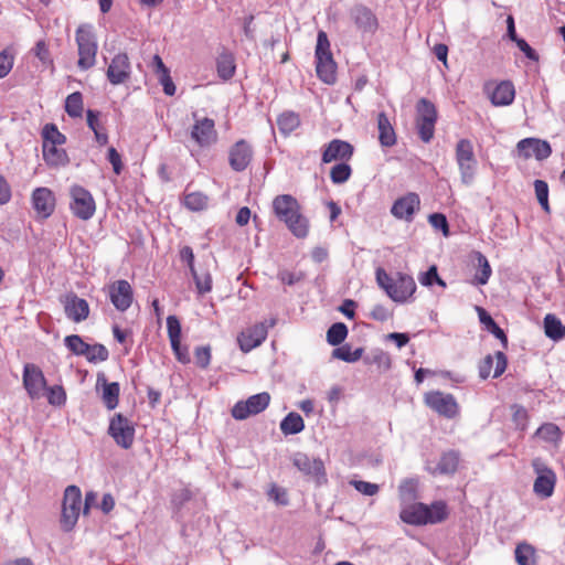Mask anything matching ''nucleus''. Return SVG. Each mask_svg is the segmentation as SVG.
<instances>
[{
	"mask_svg": "<svg viewBox=\"0 0 565 565\" xmlns=\"http://www.w3.org/2000/svg\"><path fill=\"white\" fill-rule=\"evenodd\" d=\"M273 211L276 217L285 223L287 228L298 238H305L309 232L307 217L296 198L290 194H280L273 200Z\"/></svg>",
	"mask_w": 565,
	"mask_h": 565,
	"instance_id": "obj_1",
	"label": "nucleus"
},
{
	"mask_svg": "<svg viewBox=\"0 0 565 565\" xmlns=\"http://www.w3.org/2000/svg\"><path fill=\"white\" fill-rule=\"evenodd\" d=\"M375 276L377 285L395 302H406L416 291L415 280L407 274L398 271L391 276L380 267L376 269Z\"/></svg>",
	"mask_w": 565,
	"mask_h": 565,
	"instance_id": "obj_2",
	"label": "nucleus"
},
{
	"mask_svg": "<svg viewBox=\"0 0 565 565\" xmlns=\"http://www.w3.org/2000/svg\"><path fill=\"white\" fill-rule=\"evenodd\" d=\"M78 51L77 66L82 71L92 68L96 63L98 44L90 25H79L75 32Z\"/></svg>",
	"mask_w": 565,
	"mask_h": 565,
	"instance_id": "obj_3",
	"label": "nucleus"
},
{
	"mask_svg": "<svg viewBox=\"0 0 565 565\" xmlns=\"http://www.w3.org/2000/svg\"><path fill=\"white\" fill-rule=\"evenodd\" d=\"M416 109V129L418 136L423 142L428 143L434 138L437 109L435 105L426 98L418 100Z\"/></svg>",
	"mask_w": 565,
	"mask_h": 565,
	"instance_id": "obj_4",
	"label": "nucleus"
},
{
	"mask_svg": "<svg viewBox=\"0 0 565 565\" xmlns=\"http://www.w3.org/2000/svg\"><path fill=\"white\" fill-rule=\"evenodd\" d=\"M456 162L460 171L461 182L470 185L477 170V159L473 152L472 142L469 139H460L456 145Z\"/></svg>",
	"mask_w": 565,
	"mask_h": 565,
	"instance_id": "obj_5",
	"label": "nucleus"
},
{
	"mask_svg": "<svg viewBox=\"0 0 565 565\" xmlns=\"http://www.w3.org/2000/svg\"><path fill=\"white\" fill-rule=\"evenodd\" d=\"M82 493L78 487L68 486L64 492L61 526L70 532L75 526L81 511Z\"/></svg>",
	"mask_w": 565,
	"mask_h": 565,
	"instance_id": "obj_6",
	"label": "nucleus"
},
{
	"mask_svg": "<svg viewBox=\"0 0 565 565\" xmlns=\"http://www.w3.org/2000/svg\"><path fill=\"white\" fill-rule=\"evenodd\" d=\"M70 209L79 220H90L96 212V203L92 193L82 185H72L70 189Z\"/></svg>",
	"mask_w": 565,
	"mask_h": 565,
	"instance_id": "obj_7",
	"label": "nucleus"
},
{
	"mask_svg": "<svg viewBox=\"0 0 565 565\" xmlns=\"http://www.w3.org/2000/svg\"><path fill=\"white\" fill-rule=\"evenodd\" d=\"M269 403L270 395L267 392L252 395L246 401H239L233 406L232 416L237 420H244L265 411Z\"/></svg>",
	"mask_w": 565,
	"mask_h": 565,
	"instance_id": "obj_8",
	"label": "nucleus"
},
{
	"mask_svg": "<svg viewBox=\"0 0 565 565\" xmlns=\"http://www.w3.org/2000/svg\"><path fill=\"white\" fill-rule=\"evenodd\" d=\"M275 324L276 319L271 318L268 321L256 323L246 331H243L237 338L239 349L247 353L259 347L266 340L268 329L273 328Z\"/></svg>",
	"mask_w": 565,
	"mask_h": 565,
	"instance_id": "obj_9",
	"label": "nucleus"
},
{
	"mask_svg": "<svg viewBox=\"0 0 565 565\" xmlns=\"http://www.w3.org/2000/svg\"><path fill=\"white\" fill-rule=\"evenodd\" d=\"M425 403L430 409L446 418H455L459 413L455 397L440 391L427 393L425 395Z\"/></svg>",
	"mask_w": 565,
	"mask_h": 565,
	"instance_id": "obj_10",
	"label": "nucleus"
},
{
	"mask_svg": "<svg viewBox=\"0 0 565 565\" xmlns=\"http://www.w3.org/2000/svg\"><path fill=\"white\" fill-rule=\"evenodd\" d=\"M195 118V122L191 129V139L201 148H210L215 145L218 139L217 131L215 129V122L213 119L204 117L196 118V115H193Z\"/></svg>",
	"mask_w": 565,
	"mask_h": 565,
	"instance_id": "obj_11",
	"label": "nucleus"
},
{
	"mask_svg": "<svg viewBox=\"0 0 565 565\" xmlns=\"http://www.w3.org/2000/svg\"><path fill=\"white\" fill-rule=\"evenodd\" d=\"M291 461L299 471L313 478L318 484L327 482L326 469L321 459L311 458L303 452H296L292 455Z\"/></svg>",
	"mask_w": 565,
	"mask_h": 565,
	"instance_id": "obj_12",
	"label": "nucleus"
},
{
	"mask_svg": "<svg viewBox=\"0 0 565 565\" xmlns=\"http://www.w3.org/2000/svg\"><path fill=\"white\" fill-rule=\"evenodd\" d=\"M108 434L124 449H129L135 440V427L121 414H116L110 419Z\"/></svg>",
	"mask_w": 565,
	"mask_h": 565,
	"instance_id": "obj_13",
	"label": "nucleus"
},
{
	"mask_svg": "<svg viewBox=\"0 0 565 565\" xmlns=\"http://www.w3.org/2000/svg\"><path fill=\"white\" fill-rule=\"evenodd\" d=\"M349 17L361 33L374 34L379 28L376 15L364 4L359 3L350 8Z\"/></svg>",
	"mask_w": 565,
	"mask_h": 565,
	"instance_id": "obj_14",
	"label": "nucleus"
},
{
	"mask_svg": "<svg viewBox=\"0 0 565 565\" xmlns=\"http://www.w3.org/2000/svg\"><path fill=\"white\" fill-rule=\"evenodd\" d=\"M254 156L253 147L245 139L236 141L228 151L230 167L236 171L242 172L247 169Z\"/></svg>",
	"mask_w": 565,
	"mask_h": 565,
	"instance_id": "obj_15",
	"label": "nucleus"
},
{
	"mask_svg": "<svg viewBox=\"0 0 565 565\" xmlns=\"http://www.w3.org/2000/svg\"><path fill=\"white\" fill-rule=\"evenodd\" d=\"M23 385L32 399L42 396L46 388V380L41 369L34 364H25L23 369Z\"/></svg>",
	"mask_w": 565,
	"mask_h": 565,
	"instance_id": "obj_16",
	"label": "nucleus"
},
{
	"mask_svg": "<svg viewBox=\"0 0 565 565\" xmlns=\"http://www.w3.org/2000/svg\"><path fill=\"white\" fill-rule=\"evenodd\" d=\"M420 199L415 192H409L398 198L391 207V213L398 220L411 222L416 211L419 210Z\"/></svg>",
	"mask_w": 565,
	"mask_h": 565,
	"instance_id": "obj_17",
	"label": "nucleus"
},
{
	"mask_svg": "<svg viewBox=\"0 0 565 565\" xmlns=\"http://www.w3.org/2000/svg\"><path fill=\"white\" fill-rule=\"evenodd\" d=\"M131 73L129 57L126 53L116 54L106 72V76L110 84L120 85L125 83Z\"/></svg>",
	"mask_w": 565,
	"mask_h": 565,
	"instance_id": "obj_18",
	"label": "nucleus"
},
{
	"mask_svg": "<svg viewBox=\"0 0 565 565\" xmlns=\"http://www.w3.org/2000/svg\"><path fill=\"white\" fill-rule=\"evenodd\" d=\"M354 153L353 146L341 139H333L324 146L322 151V162L329 163L332 161L345 162L352 158Z\"/></svg>",
	"mask_w": 565,
	"mask_h": 565,
	"instance_id": "obj_19",
	"label": "nucleus"
},
{
	"mask_svg": "<svg viewBox=\"0 0 565 565\" xmlns=\"http://www.w3.org/2000/svg\"><path fill=\"white\" fill-rule=\"evenodd\" d=\"M109 298L118 311H126L131 306L134 299L130 284L125 279L115 281L109 287Z\"/></svg>",
	"mask_w": 565,
	"mask_h": 565,
	"instance_id": "obj_20",
	"label": "nucleus"
},
{
	"mask_svg": "<svg viewBox=\"0 0 565 565\" xmlns=\"http://www.w3.org/2000/svg\"><path fill=\"white\" fill-rule=\"evenodd\" d=\"M516 148L524 158L535 157L542 161L547 159L552 153L551 145L537 138H525L518 142Z\"/></svg>",
	"mask_w": 565,
	"mask_h": 565,
	"instance_id": "obj_21",
	"label": "nucleus"
},
{
	"mask_svg": "<svg viewBox=\"0 0 565 565\" xmlns=\"http://www.w3.org/2000/svg\"><path fill=\"white\" fill-rule=\"evenodd\" d=\"M62 302L65 316L73 322L78 323L88 318L89 305L85 299L79 298L76 294L71 292L66 295Z\"/></svg>",
	"mask_w": 565,
	"mask_h": 565,
	"instance_id": "obj_22",
	"label": "nucleus"
},
{
	"mask_svg": "<svg viewBox=\"0 0 565 565\" xmlns=\"http://www.w3.org/2000/svg\"><path fill=\"white\" fill-rule=\"evenodd\" d=\"M32 206L39 217H50L55 209L54 193L47 188H36L32 192Z\"/></svg>",
	"mask_w": 565,
	"mask_h": 565,
	"instance_id": "obj_23",
	"label": "nucleus"
},
{
	"mask_svg": "<svg viewBox=\"0 0 565 565\" xmlns=\"http://www.w3.org/2000/svg\"><path fill=\"white\" fill-rule=\"evenodd\" d=\"M103 388L102 399L108 409H115L119 403L120 386L117 382L109 383L103 372L97 374L96 388Z\"/></svg>",
	"mask_w": 565,
	"mask_h": 565,
	"instance_id": "obj_24",
	"label": "nucleus"
},
{
	"mask_svg": "<svg viewBox=\"0 0 565 565\" xmlns=\"http://www.w3.org/2000/svg\"><path fill=\"white\" fill-rule=\"evenodd\" d=\"M539 476L536 477L533 491L534 493L542 498L547 499L552 497L555 488L556 476L555 472L550 468H543L542 470L536 469Z\"/></svg>",
	"mask_w": 565,
	"mask_h": 565,
	"instance_id": "obj_25",
	"label": "nucleus"
},
{
	"mask_svg": "<svg viewBox=\"0 0 565 565\" xmlns=\"http://www.w3.org/2000/svg\"><path fill=\"white\" fill-rule=\"evenodd\" d=\"M399 518L411 525H425L427 524V504L420 502L409 504L402 509Z\"/></svg>",
	"mask_w": 565,
	"mask_h": 565,
	"instance_id": "obj_26",
	"label": "nucleus"
},
{
	"mask_svg": "<svg viewBox=\"0 0 565 565\" xmlns=\"http://www.w3.org/2000/svg\"><path fill=\"white\" fill-rule=\"evenodd\" d=\"M316 72L317 76L328 85L337 81V64L332 56L316 58Z\"/></svg>",
	"mask_w": 565,
	"mask_h": 565,
	"instance_id": "obj_27",
	"label": "nucleus"
},
{
	"mask_svg": "<svg viewBox=\"0 0 565 565\" xmlns=\"http://www.w3.org/2000/svg\"><path fill=\"white\" fill-rule=\"evenodd\" d=\"M515 89L511 82L504 81L497 85L491 94V103L494 106H508L513 103Z\"/></svg>",
	"mask_w": 565,
	"mask_h": 565,
	"instance_id": "obj_28",
	"label": "nucleus"
},
{
	"mask_svg": "<svg viewBox=\"0 0 565 565\" xmlns=\"http://www.w3.org/2000/svg\"><path fill=\"white\" fill-rule=\"evenodd\" d=\"M379 140L383 147H393L396 143L395 130L385 113L377 115Z\"/></svg>",
	"mask_w": 565,
	"mask_h": 565,
	"instance_id": "obj_29",
	"label": "nucleus"
},
{
	"mask_svg": "<svg viewBox=\"0 0 565 565\" xmlns=\"http://www.w3.org/2000/svg\"><path fill=\"white\" fill-rule=\"evenodd\" d=\"M216 71L218 77L223 81H228L234 76L236 71L235 58L230 51L223 50L220 53L216 58Z\"/></svg>",
	"mask_w": 565,
	"mask_h": 565,
	"instance_id": "obj_30",
	"label": "nucleus"
},
{
	"mask_svg": "<svg viewBox=\"0 0 565 565\" xmlns=\"http://www.w3.org/2000/svg\"><path fill=\"white\" fill-rule=\"evenodd\" d=\"M60 145H42L43 158L51 167H62L68 163L66 151L58 148Z\"/></svg>",
	"mask_w": 565,
	"mask_h": 565,
	"instance_id": "obj_31",
	"label": "nucleus"
},
{
	"mask_svg": "<svg viewBox=\"0 0 565 565\" xmlns=\"http://www.w3.org/2000/svg\"><path fill=\"white\" fill-rule=\"evenodd\" d=\"M459 463L458 452L450 450L441 455L436 468L431 473L451 475L455 473Z\"/></svg>",
	"mask_w": 565,
	"mask_h": 565,
	"instance_id": "obj_32",
	"label": "nucleus"
},
{
	"mask_svg": "<svg viewBox=\"0 0 565 565\" xmlns=\"http://www.w3.org/2000/svg\"><path fill=\"white\" fill-rule=\"evenodd\" d=\"M514 557L518 565H537L536 551L527 542H521L516 545Z\"/></svg>",
	"mask_w": 565,
	"mask_h": 565,
	"instance_id": "obj_33",
	"label": "nucleus"
},
{
	"mask_svg": "<svg viewBox=\"0 0 565 565\" xmlns=\"http://www.w3.org/2000/svg\"><path fill=\"white\" fill-rule=\"evenodd\" d=\"M544 330L547 338L559 341L565 338V326L554 315H546L544 318Z\"/></svg>",
	"mask_w": 565,
	"mask_h": 565,
	"instance_id": "obj_34",
	"label": "nucleus"
},
{
	"mask_svg": "<svg viewBox=\"0 0 565 565\" xmlns=\"http://www.w3.org/2000/svg\"><path fill=\"white\" fill-rule=\"evenodd\" d=\"M279 427L281 433L286 436L296 435L305 429V422L298 413L291 412L284 417Z\"/></svg>",
	"mask_w": 565,
	"mask_h": 565,
	"instance_id": "obj_35",
	"label": "nucleus"
},
{
	"mask_svg": "<svg viewBox=\"0 0 565 565\" xmlns=\"http://www.w3.org/2000/svg\"><path fill=\"white\" fill-rule=\"evenodd\" d=\"M300 125L299 115L294 111H285L277 118V126L281 134L289 135Z\"/></svg>",
	"mask_w": 565,
	"mask_h": 565,
	"instance_id": "obj_36",
	"label": "nucleus"
},
{
	"mask_svg": "<svg viewBox=\"0 0 565 565\" xmlns=\"http://www.w3.org/2000/svg\"><path fill=\"white\" fill-rule=\"evenodd\" d=\"M448 516V507L444 501H435L427 505V524L443 522Z\"/></svg>",
	"mask_w": 565,
	"mask_h": 565,
	"instance_id": "obj_37",
	"label": "nucleus"
},
{
	"mask_svg": "<svg viewBox=\"0 0 565 565\" xmlns=\"http://www.w3.org/2000/svg\"><path fill=\"white\" fill-rule=\"evenodd\" d=\"M418 479H405L398 487V493L402 502L411 503L417 499Z\"/></svg>",
	"mask_w": 565,
	"mask_h": 565,
	"instance_id": "obj_38",
	"label": "nucleus"
},
{
	"mask_svg": "<svg viewBox=\"0 0 565 565\" xmlns=\"http://www.w3.org/2000/svg\"><path fill=\"white\" fill-rule=\"evenodd\" d=\"M184 206L190 211H202L209 205V198L202 192H190L184 195Z\"/></svg>",
	"mask_w": 565,
	"mask_h": 565,
	"instance_id": "obj_39",
	"label": "nucleus"
},
{
	"mask_svg": "<svg viewBox=\"0 0 565 565\" xmlns=\"http://www.w3.org/2000/svg\"><path fill=\"white\" fill-rule=\"evenodd\" d=\"M83 109V96L79 92H74L66 97L65 111L70 117H82Z\"/></svg>",
	"mask_w": 565,
	"mask_h": 565,
	"instance_id": "obj_40",
	"label": "nucleus"
},
{
	"mask_svg": "<svg viewBox=\"0 0 565 565\" xmlns=\"http://www.w3.org/2000/svg\"><path fill=\"white\" fill-rule=\"evenodd\" d=\"M477 260L479 269L473 278L475 285H486L492 274V269L487 257L480 252L477 253Z\"/></svg>",
	"mask_w": 565,
	"mask_h": 565,
	"instance_id": "obj_41",
	"label": "nucleus"
},
{
	"mask_svg": "<svg viewBox=\"0 0 565 565\" xmlns=\"http://www.w3.org/2000/svg\"><path fill=\"white\" fill-rule=\"evenodd\" d=\"M43 145H63L66 137L57 129L54 124H46L42 129Z\"/></svg>",
	"mask_w": 565,
	"mask_h": 565,
	"instance_id": "obj_42",
	"label": "nucleus"
},
{
	"mask_svg": "<svg viewBox=\"0 0 565 565\" xmlns=\"http://www.w3.org/2000/svg\"><path fill=\"white\" fill-rule=\"evenodd\" d=\"M365 362L375 364L381 372H386L392 366L391 356L380 349L372 351V353L365 358Z\"/></svg>",
	"mask_w": 565,
	"mask_h": 565,
	"instance_id": "obj_43",
	"label": "nucleus"
},
{
	"mask_svg": "<svg viewBox=\"0 0 565 565\" xmlns=\"http://www.w3.org/2000/svg\"><path fill=\"white\" fill-rule=\"evenodd\" d=\"M348 335V328L342 322L333 323L327 331V341L335 347L341 344Z\"/></svg>",
	"mask_w": 565,
	"mask_h": 565,
	"instance_id": "obj_44",
	"label": "nucleus"
},
{
	"mask_svg": "<svg viewBox=\"0 0 565 565\" xmlns=\"http://www.w3.org/2000/svg\"><path fill=\"white\" fill-rule=\"evenodd\" d=\"M332 355L344 362L353 363L362 358L363 349L356 348L354 351H352L350 345L345 344L334 349Z\"/></svg>",
	"mask_w": 565,
	"mask_h": 565,
	"instance_id": "obj_45",
	"label": "nucleus"
},
{
	"mask_svg": "<svg viewBox=\"0 0 565 565\" xmlns=\"http://www.w3.org/2000/svg\"><path fill=\"white\" fill-rule=\"evenodd\" d=\"M89 363L104 362L109 358V352L104 344H88V349L84 355Z\"/></svg>",
	"mask_w": 565,
	"mask_h": 565,
	"instance_id": "obj_46",
	"label": "nucleus"
},
{
	"mask_svg": "<svg viewBox=\"0 0 565 565\" xmlns=\"http://www.w3.org/2000/svg\"><path fill=\"white\" fill-rule=\"evenodd\" d=\"M64 344L73 354L78 356H84L88 349V343L77 334L65 337Z\"/></svg>",
	"mask_w": 565,
	"mask_h": 565,
	"instance_id": "obj_47",
	"label": "nucleus"
},
{
	"mask_svg": "<svg viewBox=\"0 0 565 565\" xmlns=\"http://www.w3.org/2000/svg\"><path fill=\"white\" fill-rule=\"evenodd\" d=\"M351 174V167L347 162H341L332 167L330 179L334 184H342L350 179Z\"/></svg>",
	"mask_w": 565,
	"mask_h": 565,
	"instance_id": "obj_48",
	"label": "nucleus"
},
{
	"mask_svg": "<svg viewBox=\"0 0 565 565\" xmlns=\"http://www.w3.org/2000/svg\"><path fill=\"white\" fill-rule=\"evenodd\" d=\"M535 435L548 443H557L561 438V430L557 425L547 423L537 428Z\"/></svg>",
	"mask_w": 565,
	"mask_h": 565,
	"instance_id": "obj_49",
	"label": "nucleus"
},
{
	"mask_svg": "<svg viewBox=\"0 0 565 565\" xmlns=\"http://www.w3.org/2000/svg\"><path fill=\"white\" fill-rule=\"evenodd\" d=\"M14 65V51L6 47L0 52V79L7 77Z\"/></svg>",
	"mask_w": 565,
	"mask_h": 565,
	"instance_id": "obj_50",
	"label": "nucleus"
},
{
	"mask_svg": "<svg viewBox=\"0 0 565 565\" xmlns=\"http://www.w3.org/2000/svg\"><path fill=\"white\" fill-rule=\"evenodd\" d=\"M418 280L423 286L430 287L434 284H438L440 287L446 288V282L439 277L437 267L430 266L427 271L422 273L418 276Z\"/></svg>",
	"mask_w": 565,
	"mask_h": 565,
	"instance_id": "obj_51",
	"label": "nucleus"
},
{
	"mask_svg": "<svg viewBox=\"0 0 565 565\" xmlns=\"http://www.w3.org/2000/svg\"><path fill=\"white\" fill-rule=\"evenodd\" d=\"M329 56H332V53L330 51V42L328 35L324 31H319L317 35L315 57L323 58Z\"/></svg>",
	"mask_w": 565,
	"mask_h": 565,
	"instance_id": "obj_52",
	"label": "nucleus"
},
{
	"mask_svg": "<svg viewBox=\"0 0 565 565\" xmlns=\"http://www.w3.org/2000/svg\"><path fill=\"white\" fill-rule=\"evenodd\" d=\"M47 391V402L53 406H62L66 402V393L64 388L60 385H55L46 388Z\"/></svg>",
	"mask_w": 565,
	"mask_h": 565,
	"instance_id": "obj_53",
	"label": "nucleus"
},
{
	"mask_svg": "<svg viewBox=\"0 0 565 565\" xmlns=\"http://www.w3.org/2000/svg\"><path fill=\"white\" fill-rule=\"evenodd\" d=\"M193 277V280L195 282L198 292L200 295L207 294L212 290V276L210 273H205L202 276L198 274L195 270V274H191Z\"/></svg>",
	"mask_w": 565,
	"mask_h": 565,
	"instance_id": "obj_54",
	"label": "nucleus"
},
{
	"mask_svg": "<svg viewBox=\"0 0 565 565\" xmlns=\"http://www.w3.org/2000/svg\"><path fill=\"white\" fill-rule=\"evenodd\" d=\"M350 483L354 487L356 491L369 497L375 495L380 490L379 484L367 481L352 480Z\"/></svg>",
	"mask_w": 565,
	"mask_h": 565,
	"instance_id": "obj_55",
	"label": "nucleus"
},
{
	"mask_svg": "<svg viewBox=\"0 0 565 565\" xmlns=\"http://www.w3.org/2000/svg\"><path fill=\"white\" fill-rule=\"evenodd\" d=\"M32 52L42 62V64L49 65L52 63L49 46L44 40L38 41Z\"/></svg>",
	"mask_w": 565,
	"mask_h": 565,
	"instance_id": "obj_56",
	"label": "nucleus"
},
{
	"mask_svg": "<svg viewBox=\"0 0 565 565\" xmlns=\"http://www.w3.org/2000/svg\"><path fill=\"white\" fill-rule=\"evenodd\" d=\"M195 363L201 369H206L211 362L210 345L198 347L194 352Z\"/></svg>",
	"mask_w": 565,
	"mask_h": 565,
	"instance_id": "obj_57",
	"label": "nucleus"
},
{
	"mask_svg": "<svg viewBox=\"0 0 565 565\" xmlns=\"http://www.w3.org/2000/svg\"><path fill=\"white\" fill-rule=\"evenodd\" d=\"M168 337L170 341L181 340V323L175 316H169L167 318Z\"/></svg>",
	"mask_w": 565,
	"mask_h": 565,
	"instance_id": "obj_58",
	"label": "nucleus"
},
{
	"mask_svg": "<svg viewBox=\"0 0 565 565\" xmlns=\"http://www.w3.org/2000/svg\"><path fill=\"white\" fill-rule=\"evenodd\" d=\"M170 344H171V349L179 362H181L183 364L190 362V354H189L188 347L182 345L181 340H177L175 343H174V340L170 341Z\"/></svg>",
	"mask_w": 565,
	"mask_h": 565,
	"instance_id": "obj_59",
	"label": "nucleus"
},
{
	"mask_svg": "<svg viewBox=\"0 0 565 565\" xmlns=\"http://www.w3.org/2000/svg\"><path fill=\"white\" fill-rule=\"evenodd\" d=\"M513 422L515 423L516 427L521 430H524L526 428L527 423V412L526 409L521 405H513Z\"/></svg>",
	"mask_w": 565,
	"mask_h": 565,
	"instance_id": "obj_60",
	"label": "nucleus"
},
{
	"mask_svg": "<svg viewBox=\"0 0 565 565\" xmlns=\"http://www.w3.org/2000/svg\"><path fill=\"white\" fill-rule=\"evenodd\" d=\"M428 221L434 228L441 230L445 235H448L449 225L444 214L433 213L429 215Z\"/></svg>",
	"mask_w": 565,
	"mask_h": 565,
	"instance_id": "obj_61",
	"label": "nucleus"
},
{
	"mask_svg": "<svg viewBox=\"0 0 565 565\" xmlns=\"http://www.w3.org/2000/svg\"><path fill=\"white\" fill-rule=\"evenodd\" d=\"M268 495L279 505H287L289 503L287 491L275 484L270 488Z\"/></svg>",
	"mask_w": 565,
	"mask_h": 565,
	"instance_id": "obj_62",
	"label": "nucleus"
},
{
	"mask_svg": "<svg viewBox=\"0 0 565 565\" xmlns=\"http://www.w3.org/2000/svg\"><path fill=\"white\" fill-rule=\"evenodd\" d=\"M107 159H108L109 163L113 166L114 172L116 174H120L121 170H122L121 156L114 147H110L108 149Z\"/></svg>",
	"mask_w": 565,
	"mask_h": 565,
	"instance_id": "obj_63",
	"label": "nucleus"
},
{
	"mask_svg": "<svg viewBox=\"0 0 565 565\" xmlns=\"http://www.w3.org/2000/svg\"><path fill=\"white\" fill-rule=\"evenodd\" d=\"M191 498H192V493L189 489H181L173 494L171 503L175 508L180 509L184 503L190 501Z\"/></svg>",
	"mask_w": 565,
	"mask_h": 565,
	"instance_id": "obj_64",
	"label": "nucleus"
}]
</instances>
